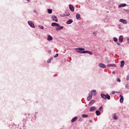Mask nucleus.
I'll return each mask as SVG.
<instances>
[{
  "label": "nucleus",
  "instance_id": "f257e3e1",
  "mask_svg": "<svg viewBox=\"0 0 129 129\" xmlns=\"http://www.w3.org/2000/svg\"><path fill=\"white\" fill-rule=\"evenodd\" d=\"M76 50H76V52H77V53H80V54H85L86 51L85 49L84 48H81L80 47L79 48H76Z\"/></svg>",
  "mask_w": 129,
  "mask_h": 129
},
{
  "label": "nucleus",
  "instance_id": "f03ea898",
  "mask_svg": "<svg viewBox=\"0 0 129 129\" xmlns=\"http://www.w3.org/2000/svg\"><path fill=\"white\" fill-rule=\"evenodd\" d=\"M101 96L102 98H103V99H106V98L108 100H109V99H110V96L108 95V94H107L106 95L104 94H101Z\"/></svg>",
  "mask_w": 129,
  "mask_h": 129
},
{
  "label": "nucleus",
  "instance_id": "7ed1b4c3",
  "mask_svg": "<svg viewBox=\"0 0 129 129\" xmlns=\"http://www.w3.org/2000/svg\"><path fill=\"white\" fill-rule=\"evenodd\" d=\"M51 19L53 22H55L56 23H57L58 22V19L57 18V17L55 15H53L51 17Z\"/></svg>",
  "mask_w": 129,
  "mask_h": 129
},
{
  "label": "nucleus",
  "instance_id": "20e7f679",
  "mask_svg": "<svg viewBox=\"0 0 129 129\" xmlns=\"http://www.w3.org/2000/svg\"><path fill=\"white\" fill-rule=\"evenodd\" d=\"M28 25H29V26H30L31 27V28H33L34 29H35V25H34V23H33V22L31 21H29L28 22Z\"/></svg>",
  "mask_w": 129,
  "mask_h": 129
},
{
  "label": "nucleus",
  "instance_id": "39448f33",
  "mask_svg": "<svg viewBox=\"0 0 129 129\" xmlns=\"http://www.w3.org/2000/svg\"><path fill=\"white\" fill-rule=\"evenodd\" d=\"M52 27H59L60 25L57 23H51Z\"/></svg>",
  "mask_w": 129,
  "mask_h": 129
},
{
  "label": "nucleus",
  "instance_id": "423d86ee",
  "mask_svg": "<svg viewBox=\"0 0 129 129\" xmlns=\"http://www.w3.org/2000/svg\"><path fill=\"white\" fill-rule=\"evenodd\" d=\"M63 29H64V27H63V26H57L56 28V31H60V30H62Z\"/></svg>",
  "mask_w": 129,
  "mask_h": 129
},
{
  "label": "nucleus",
  "instance_id": "0eeeda50",
  "mask_svg": "<svg viewBox=\"0 0 129 129\" xmlns=\"http://www.w3.org/2000/svg\"><path fill=\"white\" fill-rule=\"evenodd\" d=\"M99 66L100 67V68H106V66L103 63H99Z\"/></svg>",
  "mask_w": 129,
  "mask_h": 129
},
{
  "label": "nucleus",
  "instance_id": "6e6552de",
  "mask_svg": "<svg viewBox=\"0 0 129 129\" xmlns=\"http://www.w3.org/2000/svg\"><path fill=\"white\" fill-rule=\"evenodd\" d=\"M122 41H123V36L121 35L119 37V42H120V43H122Z\"/></svg>",
  "mask_w": 129,
  "mask_h": 129
},
{
  "label": "nucleus",
  "instance_id": "1a4fd4ad",
  "mask_svg": "<svg viewBox=\"0 0 129 129\" xmlns=\"http://www.w3.org/2000/svg\"><path fill=\"white\" fill-rule=\"evenodd\" d=\"M69 9L71 11V12H74V7H73V6L70 5Z\"/></svg>",
  "mask_w": 129,
  "mask_h": 129
},
{
  "label": "nucleus",
  "instance_id": "9d476101",
  "mask_svg": "<svg viewBox=\"0 0 129 129\" xmlns=\"http://www.w3.org/2000/svg\"><path fill=\"white\" fill-rule=\"evenodd\" d=\"M119 97H120V103H122L123 102V96H122L121 95H120Z\"/></svg>",
  "mask_w": 129,
  "mask_h": 129
},
{
  "label": "nucleus",
  "instance_id": "9b49d317",
  "mask_svg": "<svg viewBox=\"0 0 129 129\" xmlns=\"http://www.w3.org/2000/svg\"><path fill=\"white\" fill-rule=\"evenodd\" d=\"M124 7H126V4H121L119 5L118 8H123Z\"/></svg>",
  "mask_w": 129,
  "mask_h": 129
},
{
  "label": "nucleus",
  "instance_id": "f8f14e48",
  "mask_svg": "<svg viewBox=\"0 0 129 129\" xmlns=\"http://www.w3.org/2000/svg\"><path fill=\"white\" fill-rule=\"evenodd\" d=\"M72 23H73V20L72 19H70L67 22V25H70Z\"/></svg>",
  "mask_w": 129,
  "mask_h": 129
},
{
  "label": "nucleus",
  "instance_id": "ddd939ff",
  "mask_svg": "<svg viewBox=\"0 0 129 129\" xmlns=\"http://www.w3.org/2000/svg\"><path fill=\"white\" fill-rule=\"evenodd\" d=\"M120 22L121 23H122L123 24H127V22H126V21H125V20H124V19H120Z\"/></svg>",
  "mask_w": 129,
  "mask_h": 129
},
{
  "label": "nucleus",
  "instance_id": "4468645a",
  "mask_svg": "<svg viewBox=\"0 0 129 129\" xmlns=\"http://www.w3.org/2000/svg\"><path fill=\"white\" fill-rule=\"evenodd\" d=\"M91 93L92 95H96V90H92Z\"/></svg>",
  "mask_w": 129,
  "mask_h": 129
},
{
  "label": "nucleus",
  "instance_id": "2eb2a0df",
  "mask_svg": "<svg viewBox=\"0 0 129 129\" xmlns=\"http://www.w3.org/2000/svg\"><path fill=\"white\" fill-rule=\"evenodd\" d=\"M96 109V108L94 106L91 107L90 109V111L92 112V111H94Z\"/></svg>",
  "mask_w": 129,
  "mask_h": 129
},
{
  "label": "nucleus",
  "instance_id": "dca6fc26",
  "mask_svg": "<svg viewBox=\"0 0 129 129\" xmlns=\"http://www.w3.org/2000/svg\"><path fill=\"white\" fill-rule=\"evenodd\" d=\"M53 40V37L52 36L48 35L47 37V41H52Z\"/></svg>",
  "mask_w": 129,
  "mask_h": 129
},
{
  "label": "nucleus",
  "instance_id": "f3484780",
  "mask_svg": "<svg viewBox=\"0 0 129 129\" xmlns=\"http://www.w3.org/2000/svg\"><path fill=\"white\" fill-rule=\"evenodd\" d=\"M95 103V101L92 100L91 101H90V102H89V105H92V104H94Z\"/></svg>",
  "mask_w": 129,
  "mask_h": 129
},
{
  "label": "nucleus",
  "instance_id": "a211bd4d",
  "mask_svg": "<svg viewBox=\"0 0 129 129\" xmlns=\"http://www.w3.org/2000/svg\"><path fill=\"white\" fill-rule=\"evenodd\" d=\"M124 66V61L122 60L120 61V67H123Z\"/></svg>",
  "mask_w": 129,
  "mask_h": 129
},
{
  "label": "nucleus",
  "instance_id": "6ab92c4d",
  "mask_svg": "<svg viewBox=\"0 0 129 129\" xmlns=\"http://www.w3.org/2000/svg\"><path fill=\"white\" fill-rule=\"evenodd\" d=\"M85 53L89 54L90 55H92L93 53L90 51L86 50Z\"/></svg>",
  "mask_w": 129,
  "mask_h": 129
},
{
  "label": "nucleus",
  "instance_id": "aec40b11",
  "mask_svg": "<svg viewBox=\"0 0 129 129\" xmlns=\"http://www.w3.org/2000/svg\"><path fill=\"white\" fill-rule=\"evenodd\" d=\"M77 20H80V14H77L76 16Z\"/></svg>",
  "mask_w": 129,
  "mask_h": 129
},
{
  "label": "nucleus",
  "instance_id": "412c9836",
  "mask_svg": "<svg viewBox=\"0 0 129 129\" xmlns=\"http://www.w3.org/2000/svg\"><path fill=\"white\" fill-rule=\"evenodd\" d=\"M78 119L77 117H74L72 120H71V122H74V121H76V120Z\"/></svg>",
  "mask_w": 129,
  "mask_h": 129
},
{
  "label": "nucleus",
  "instance_id": "4be33fe9",
  "mask_svg": "<svg viewBox=\"0 0 129 129\" xmlns=\"http://www.w3.org/2000/svg\"><path fill=\"white\" fill-rule=\"evenodd\" d=\"M108 67H115V64H109L107 65Z\"/></svg>",
  "mask_w": 129,
  "mask_h": 129
},
{
  "label": "nucleus",
  "instance_id": "5701e85b",
  "mask_svg": "<svg viewBox=\"0 0 129 129\" xmlns=\"http://www.w3.org/2000/svg\"><path fill=\"white\" fill-rule=\"evenodd\" d=\"M92 98V96L89 95V96L88 97V98H87V100H88V101H89L91 100Z\"/></svg>",
  "mask_w": 129,
  "mask_h": 129
},
{
  "label": "nucleus",
  "instance_id": "b1692460",
  "mask_svg": "<svg viewBox=\"0 0 129 129\" xmlns=\"http://www.w3.org/2000/svg\"><path fill=\"white\" fill-rule=\"evenodd\" d=\"M82 117H83L84 118H85L86 117H88V115L87 114H83L82 115Z\"/></svg>",
  "mask_w": 129,
  "mask_h": 129
},
{
  "label": "nucleus",
  "instance_id": "393cba45",
  "mask_svg": "<svg viewBox=\"0 0 129 129\" xmlns=\"http://www.w3.org/2000/svg\"><path fill=\"white\" fill-rule=\"evenodd\" d=\"M96 114L97 115H100V111H96Z\"/></svg>",
  "mask_w": 129,
  "mask_h": 129
},
{
  "label": "nucleus",
  "instance_id": "a878e982",
  "mask_svg": "<svg viewBox=\"0 0 129 129\" xmlns=\"http://www.w3.org/2000/svg\"><path fill=\"white\" fill-rule=\"evenodd\" d=\"M48 14H52V10L48 9Z\"/></svg>",
  "mask_w": 129,
  "mask_h": 129
},
{
  "label": "nucleus",
  "instance_id": "bb28decb",
  "mask_svg": "<svg viewBox=\"0 0 129 129\" xmlns=\"http://www.w3.org/2000/svg\"><path fill=\"white\" fill-rule=\"evenodd\" d=\"M113 40L114 42H117V38H116V37H114Z\"/></svg>",
  "mask_w": 129,
  "mask_h": 129
},
{
  "label": "nucleus",
  "instance_id": "cd10ccee",
  "mask_svg": "<svg viewBox=\"0 0 129 129\" xmlns=\"http://www.w3.org/2000/svg\"><path fill=\"white\" fill-rule=\"evenodd\" d=\"M39 27V28H40V29H42V30H43V29H44V26H43L40 25Z\"/></svg>",
  "mask_w": 129,
  "mask_h": 129
},
{
  "label": "nucleus",
  "instance_id": "c85d7f7f",
  "mask_svg": "<svg viewBox=\"0 0 129 129\" xmlns=\"http://www.w3.org/2000/svg\"><path fill=\"white\" fill-rule=\"evenodd\" d=\"M113 118H114V119H117V116H115V115H114Z\"/></svg>",
  "mask_w": 129,
  "mask_h": 129
},
{
  "label": "nucleus",
  "instance_id": "c756f323",
  "mask_svg": "<svg viewBox=\"0 0 129 129\" xmlns=\"http://www.w3.org/2000/svg\"><path fill=\"white\" fill-rule=\"evenodd\" d=\"M117 81L118 82H120V79H119V78H117Z\"/></svg>",
  "mask_w": 129,
  "mask_h": 129
},
{
  "label": "nucleus",
  "instance_id": "7c9ffc66",
  "mask_svg": "<svg viewBox=\"0 0 129 129\" xmlns=\"http://www.w3.org/2000/svg\"><path fill=\"white\" fill-rule=\"evenodd\" d=\"M58 55H59V54H58V53H56V54H55V55L54 56L55 58H56V57H58Z\"/></svg>",
  "mask_w": 129,
  "mask_h": 129
},
{
  "label": "nucleus",
  "instance_id": "2f4dec72",
  "mask_svg": "<svg viewBox=\"0 0 129 129\" xmlns=\"http://www.w3.org/2000/svg\"><path fill=\"white\" fill-rule=\"evenodd\" d=\"M102 107H100L99 108V110H101V109H102Z\"/></svg>",
  "mask_w": 129,
  "mask_h": 129
},
{
  "label": "nucleus",
  "instance_id": "473e14b6",
  "mask_svg": "<svg viewBox=\"0 0 129 129\" xmlns=\"http://www.w3.org/2000/svg\"><path fill=\"white\" fill-rule=\"evenodd\" d=\"M48 63H51V60L49 59L47 60Z\"/></svg>",
  "mask_w": 129,
  "mask_h": 129
},
{
  "label": "nucleus",
  "instance_id": "72a5a7b5",
  "mask_svg": "<svg viewBox=\"0 0 129 129\" xmlns=\"http://www.w3.org/2000/svg\"><path fill=\"white\" fill-rule=\"evenodd\" d=\"M127 43H129V38H127Z\"/></svg>",
  "mask_w": 129,
  "mask_h": 129
},
{
  "label": "nucleus",
  "instance_id": "f704fd0d",
  "mask_svg": "<svg viewBox=\"0 0 129 129\" xmlns=\"http://www.w3.org/2000/svg\"><path fill=\"white\" fill-rule=\"evenodd\" d=\"M117 45H118V46H119V45H120V43L117 42Z\"/></svg>",
  "mask_w": 129,
  "mask_h": 129
},
{
  "label": "nucleus",
  "instance_id": "c9c22d12",
  "mask_svg": "<svg viewBox=\"0 0 129 129\" xmlns=\"http://www.w3.org/2000/svg\"><path fill=\"white\" fill-rule=\"evenodd\" d=\"M115 93V92L114 91L112 92V94H114Z\"/></svg>",
  "mask_w": 129,
  "mask_h": 129
},
{
  "label": "nucleus",
  "instance_id": "e433bc0d",
  "mask_svg": "<svg viewBox=\"0 0 129 129\" xmlns=\"http://www.w3.org/2000/svg\"><path fill=\"white\" fill-rule=\"evenodd\" d=\"M93 35H94L95 36H96V33L94 32V33H93Z\"/></svg>",
  "mask_w": 129,
  "mask_h": 129
},
{
  "label": "nucleus",
  "instance_id": "4c0bfd02",
  "mask_svg": "<svg viewBox=\"0 0 129 129\" xmlns=\"http://www.w3.org/2000/svg\"><path fill=\"white\" fill-rule=\"evenodd\" d=\"M90 122H92V120H90Z\"/></svg>",
  "mask_w": 129,
  "mask_h": 129
},
{
  "label": "nucleus",
  "instance_id": "58836bf2",
  "mask_svg": "<svg viewBox=\"0 0 129 129\" xmlns=\"http://www.w3.org/2000/svg\"><path fill=\"white\" fill-rule=\"evenodd\" d=\"M26 1H27L28 2H30V0H26Z\"/></svg>",
  "mask_w": 129,
  "mask_h": 129
},
{
  "label": "nucleus",
  "instance_id": "ea45409f",
  "mask_svg": "<svg viewBox=\"0 0 129 129\" xmlns=\"http://www.w3.org/2000/svg\"><path fill=\"white\" fill-rule=\"evenodd\" d=\"M112 1H113V0H112Z\"/></svg>",
  "mask_w": 129,
  "mask_h": 129
}]
</instances>
